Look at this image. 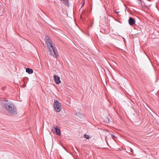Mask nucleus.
<instances>
[{"mask_svg":"<svg viewBox=\"0 0 159 159\" xmlns=\"http://www.w3.org/2000/svg\"><path fill=\"white\" fill-rule=\"evenodd\" d=\"M46 44H47V47L49 49V51L50 54V55L53 56L55 58L58 57V54L56 49L55 46L53 44L48 37H46L45 38Z\"/></svg>","mask_w":159,"mask_h":159,"instance_id":"obj_1","label":"nucleus"},{"mask_svg":"<svg viewBox=\"0 0 159 159\" xmlns=\"http://www.w3.org/2000/svg\"><path fill=\"white\" fill-rule=\"evenodd\" d=\"M5 102L4 106L6 110L12 115H16L17 114V110L14 105L8 100L5 101Z\"/></svg>","mask_w":159,"mask_h":159,"instance_id":"obj_2","label":"nucleus"},{"mask_svg":"<svg viewBox=\"0 0 159 159\" xmlns=\"http://www.w3.org/2000/svg\"><path fill=\"white\" fill-rule=\"evenodd\" d=\"M54 108L57 112H59L61 111V104L58 100H55L54 102Z\"/></svg>","mask_w":159,"mask_h":159,"instance_id":"obj_3","label":"nucleus"},{"mask_svg":"<svg viewBox=\"0 0 159 159\" xmlns=\"http://www.w3.org/2000/svg\"><path fill=\"white\" fill-rule=\"evenodd\" d=\"M128 21L129 24L131 26L133 25L135 22L134 19L131 17L129 18Z\"/></svg>","mask_w":159,"mask_h":159,"instance_id":"obj_4","label":"nucleus"},{"mask_svg":"<svg viewBox=\"0 0 159 159\" xmlns=\"http://www.w3.org/2000/svg\"><path fill=\"white\" fill-rule=\"evenodd\" d=\"M54 81L56 84H59L61 83V82L60 80V78L58 76L54 75Z\"/></svg>","mask_w":159,"mask_h":159,"instance_id":"obj_5","label":"nucleus"},{"mask_svg":"<svg viewBox=\"0 0 159 159\" xmlns=\"http://www.w3.org/2000/svg\"><path fill=\"white\" fill-rule=\"evenodd\" d=\"M54 128L56 131V134L58 135H61V131L60 129L57 126H56L54 127L53 128L52 130H53V129Z\"/></svg>","mask_w":159,"mask_h":159,"instance_id":"obj_6","label":"nucleus"},{"mask_svg":"<svg viewBox=\"0 0 159 159\" xmlns=\"http://www.w3.org/2000/svg\"><path fill=\"white\" fill-rule=\"evenodd\" d=\"M26 71L29 74H32L33 72V69L28 68L26 69Z\"/></svg>","mask_w":159,"mask_h":159,"instance_id":"obj_7","label":"nucleus"},{"mask_svg":"<svg viewBox=\"0 0 159 159\" xmlns=\"http://www.w3.org/2000/svg\"><path fill=\"white\" fill-rule=\"evenodd\" d=\"M62 0L64 2V3L65 5H66L67 6H69V3H68V0Z\"/></svg>","mask_w":159,"mask_h":159,"instance_id":"obj_8","label":"nucleus"},{"mask_svg":"<svg viewBox=\"0 0 159 159\" xmlns=\"http://www.w3.org/2000/svg\"><path fill=\"white\" fill-rule=\"evenodd\" d=\"M84 138L87 139H89L90 138L89 136V135L85 134L84 135Z\"/></svg>","mask_w":159,"mask_h":159,"instance_id":"obj_9","label":"nucleus"},{"mask_svg":"<svg viewBox=\"0 0 159 159\" xmlns=\"http://www.w3.org/2000/svg\"><path fill=\"white\" fill-rule=\"evenodd\" d=\"M140 1V2H138V4H139V5L140 6H143V5L142 4V2H141V0H139Z\"/></svg>","mask_w":159,"mask_h":159,"instance_id":"obj_10","label":"nucleus"},{"mask_svg":"<svg viewBox=\"0 0 159 159\" xmlns=\"http://www.w3.org/2000/svg\"><path fill=\"white\" fill-rule=\"evenodd\" d=\"M84 2L82 3V5H81V7H80V9L81 8H82L83 7V6H84Z\"/></svg>","mask_w":159,"mask_h":159,"instance_id":"obj_11","label":"nucleus"},{"mask_svg":"<svg viewBox=\"0 0 159 159\" xmlns=\"http://www.w3.org/2000/svg\"><path fill=\"white\" fill-rule=\"evenodd\" d=\"M111 136L112 137V138H113L114 137H115V136H114V135H112V134H111Z\"/></svg>","mask_w":159,"mask_h":159,"instance_id":"obj_12","label":"nucleus"},{"mask_svg":"<svg viewBox=\"0 0 159 159\" xmlns=\"http://www.w3.org/2000/svg\"><path fill=\"white\" fill-rule=\"evenodd\" d=\"M130 151L131 152H133V150L132 148L130 149Z\"/></svg>","mask_w":159,"mask_h":159,"instance_id":"obj_13","label":"nucleus"},{"mask_svg":"<svg viewBox=\"0 0 159 159\" xmlns=\"http://www.w3.org/2000/svg\"><path fill=\"white\" fill-rule=\"evenodd\" d=\"M119 12V11H115V12L116 13H118Z\"/></svg>","mask_w":159,"mask_h":159,"instance_id":"obj_14","label":"nucleus"}]
</instances>
